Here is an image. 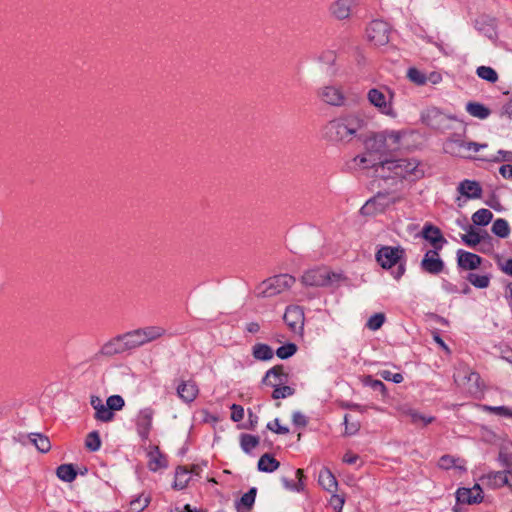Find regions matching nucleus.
<instances>
[{
	"instance_id": "f257e3e1",
	"label": "nucleus",
	"mask_w": 512,
	"mask_h": 512,
	"mask_svg": "<svg viewBox=\"0 0 512 512\" xmlns=\"http://www.w3.org/2000/svg\"><path fill=\"white\" fill-rule=\"evenodd\" d=\"M369 121L359 113H348L329 121L323 128V137L334 144H349L360 141Z\"/></svg>"
},
{
	"instance_id": "f03ea898",
	"label": "nucleus",
	"mask_w": 512,
	"mask_h": 512,
	"mask_svg": "<svg viewBox=\"0 0 512 512\" xmlns=\"http://www.w3.org/2000/svg\"><path fill=\"white\" fill-rule=\"evenodd\" d=\"M376 261L383 269H391L397 265L392 271L395 280H399L406 271L405 249L401 246H382L375 255Z\"/></svg>"
},
{
	"instance_id": "7ed1b4c3",
	"label": "nucleus",
	"mask_w": 512,
	"mask_h": 512,
	"mask_svg": "<svg viewBox=\"0 0 512 512\" xmlns=\"http://www.w3.org/2000/svg\"><path fill=\"white\" fill-rule=\"evenodd\" d=\"M418 165L419 162L416 159H385L380 160L378 164H373V166H377V173H379L380 170H387L395 177L402 179L409 176H414V178L422 177L423 172L418 169Z\"/></svg>"
},
{
	"instance_id": "20e7f679",
	"label": "nucleus",
	"mask_w": 512,
	"mask_h": 512,
	"mask_svg": "<svg viewBox=\"0 0 512 512\" xmlns=\"http://www.w3.org/2000/svg\"><path fill=\"white\" fill-rule=\"evenodd\" d=\"M295 283V278L289 274H280L263 281L257 288L260 297L268 298L284 292Z\"/></svg>"
},
{
	"instance_id": "39448f33",
	"label": "nucleus",
	"mask_w": 512,
	"mask_h": 512,
	"mask_svg": "<svg viewBox=\"0 0 512 512\" xmlns=\"http://www.w3.org/2000/svg\"><path fill=\"white\" fill-rule=\"evenodd\" d=\"M384 89L388 92V95L382 89L372 88L367 93V99L381 114L395 118L397 113L392 104L393 92L386 87Z\"/></svg>"
},
{
	"instance_id": "423d86ee",
	"label": "nucleus",
	"mask_w": 512,
	"mask_h": 512,
	"mask_svg": "<svg viewBox=\"0 0 512 512\" xmlns=\"http://www.w3.org/2000/svg\"><path fill=\"white\" fill-rule=\"evenodd\" d=\"M360 142H362L365 150L370 156L374 154L382 156L389 152L387 136L384 131L372 132L368 131V128H366L363 137L360 139Z\"/></svg>"
},
{
	"instance_id": "0eeeda50",
	"label": "nucleus",
	"mask_w": 512,
	"mask_h": 512,
	"mask_svg": "<svg viewBox=\"0 0 512 512\" xmlns=\"http://www.w3.org/2000/svg\"><path fill=\"white\" fill-rule=\"evenodd\" d=\"M421 119L427 126L436 130H445L449 128V122L456 120L454 116L447 115L437 107H428L421 113Z\"/></svg>"
},
{
	"instance_id": "6e6552de",
	"label": "nucleus",
	"mask_w": 512,
	"mask_h": 512,
	"mask_svg": "<svg viewBox=\"0 0 512 512\" xmlns=\"http://www.w3.org/2000/svg\"><path fill=\"white\" fill-rule=\"evenodd\" d=\"M340 277L326 269H311L302 276V282L307 286H327L338 282Z\"/></svg>"
},
{
	"instance_id": "1a4fd4ad",
	"label": "nucleus",
	"mask_w": 512,
	"mask_h": 512,
	"mask_svg": "<svg viewBox=\"0 0 512 512\" xmlns=\"http://www.w3.org/2000/svg\"><path fill=\"white\" fill-rule=\"evenodd\" d=\"M154 416L155 410L152 407H144L139 410L135 417L136 432L142 441L149 440L153 429Z\"/></svg>"
},
{
	"instance_id": "9d476101",
	"label": "nucleus",
	"mask_w": 512,
	"mask_h": 512,
	"mask_svg": "<svg viewBox=\"0 0 512 512\" xmlns=\"http://www.w3.org/2000/svg\"><path fill=\"white\" fill-rule=\"evenodd\" d=\"M368 40L375 46H383L389 42L390 27L382 20H373L366 29Z\"/></svg>"
},
{
	"instance_id": "9b49d317",
	"label": "nucleus",
	"mask_w": 512,
	"mask_h": 512,
	"mask_svg": "<svg viewBox=\"0 0 512 512\" xmlns=\"http://www.w3.org/2000/svg\"><path fill=\"white\" fill-rule=\"evenodd\" d=\"M127 349L122 334L117 335L105 342L97 353L93 356L94 360L101 358H111L115 355L126 353Z\"/></svg>"
},
{
	"instance_id": "f8f14e48",
	"label": "nucleus",
	"mask_w": 512,
	"mask_h": 512,
	"mask_svg": "<svg viewBox=\"0 0 512 512\" xmlns=\"http://www.w3.org/2000/svg\"><path fill=\"white\" fill-rule=\"evenodd\" d=\"M283 319L293 332H301L303 330L305 317L304 311L300 306H288Z\"/></svg>"
},
{
	"instance_id": "ddd939ff",
	"label": "nucleus",
	"mask_w": 512,
	"mask_h": 512,
	"mask_svg": "<svg viewBox=\"0 0 512 512\" xmlns=\"http://www.w3.org/2000/svg\"><path fill=\"white\" fill-rule=\"evenodd\" d=\"M421 269L429 274L438 275L444 269V262L439 257V251L428 250L420 263Z\"/></svg>"
},
{
	"instance_id": "4468645a",
	"label": "nucleus",
	"mask_w": 512,
	"mask_h": 512,
	"mask_svg": "<svg viewBox=\"0 0 512 512\" xmlns=\"http://www.w3.org/2000/svg\"><path fill=\"white\" fill-rule=\"evenodd\" d=\"M421 237L432 245V250L436 251L442 250L443 246L447 243V240L443 236L441 230L431 223H426L423 226Z\"/></svg>"
},
{
	"instance_id": "2eb2a0df",
	"label": "nucleus",
	"mask_w": 512,
	"mask_h": 512,
	"mask_svg": "<svg viewBox=\"0 0 512 512\" xmlns=\"http://www.w3.org/2000/svg\"><path fill=\"white\" fill-rule=\"evenodd\" d=\"M487 147V144H479L476 142H466L463 140H452L446 144V151L461 157H466L470 151L478 152L481 148Z\"/></svg>"
},
{
	"instance_id": "dca6fc26",
	"label": "nucleus",
	"mask_w": 512,
	"mask_h": 512,
	"mask_svg": "<svg viewBox=\"0 0 512 512\" xmlns=\"http://www.w3.org/2000/svg\"><path fill=\"white\" fill-rule=\"evenodd\" d=\"M399 198H392L388 194L378 193L372 199L368 200L362 207L363 213L382 212L390 204H394Z\"/></svg>"
},
{
	"instance_id": "f3484780",
	"label": "nucleus",
	"mask_w": 512,
	"mask_h": 512,
	"mask_svg": "<svg viewBox=\"0 0 512 512\" xmlns=\"http://www.w3.org/2000/svg\"><path fill=\"white\" fill-rule=\"evenodd\" d=\"M320 99L331 106H342L345 103V96L342 90L335 86H324L318 91Z\"/></svg>"
},
{
	"instance_id": "a211bd4d",
	"label": "nucleus",
	"mask_w": 512,
	"mask_h": 512,
	"mask_svg": "<svg viewBox=\"0 0 512 512\" xmlns=\"http://www.w3.org/2000/svg\"><path fill=\"white\" fill-rule=\"evenodd\" d=\"M456 499L458 503L462 504L480 503L483 500L482 489L479 484H475L472 488H459L456 492Z\"/></svg>"
},
{
	"instance_id": "6ab92c4d",
	"label": "nucleus",
	"mask_w": 512,
	"mask_h": 512,
	"mask_svg": "<svg viewBox=\"0 0 512 512\" xmlns=\"http://www.w3.org/2000/svg\"><path fill=\"white\" fill-rule=\"evenodd\" d=\"M480 480L484 484H486L492 488H499V487H503L505 485H508L509 487H511V484H512V479H511L509 473L506 472L505 470L490 472L487 475H483L480 478Z\"/></svg>"
},
{
	"instance_id": "aec40b11",
	"label": "nucleus",
	"mask_w": 512,
	"mask_h": 512,
	"mask_svg": "<svg viewBox=\"0 0 512 512\" xmlns=\"http://www.w3.org/2000/svg\"><path fill=\"white\" fill-rule=\"evenodd\" d=\"M90 405L95 410V419L101 422H111L114 419V412L110 411L107 403L104 404L102 399L98 396L92 395L90 397Z\"/></svg>"
},
{
	"instance_id": "412c9836",
	"label": "nucleus",
	"mask_w": 512,
	"mask_h": 512,
	"mask_svg": "<svg viewBox=\"0 0 512 512\" xmlns=\"http://www.w3.org/2000/svg\"><path fill=\"white\" fill-rule=\"evenodd\" d=\"M481 263L482 258L479 255L462 249L457 251V264L459 268L463 270H475Z\"/></svg>"
},
{
	"instance_id": "4be33fe9",
	"label": "nucleus",
	"mask_w": 512,
	"mask_h": 512,
	"mask_svg": "<svg viewBox=\"0 0 512 512\" xmlns=\"http://www.w3.org/2000/svg\"><path fill=\"white\" fill-rule=\"evenodd\" d=\"M288 377L283 365H276L266 372L262 382L268 386H278L285 384L288 381Z\"/></svg>"
},
{
	"instance_id": "5701e85b",
	"label": "nucleus",
	"mask_w": 512,
	"mask_h": 512,
	"mask_svg": "<svg viewBox=\"0 0 512 512\" xmlns=\"http://www.w3.org/2000/svg\"><path fill=\"white\" fill-rule=\"evenodd\" d=\"M179 398L185 403H192L199 394L197 384L192 380L181 381L177 387Z\"/></svg>"
},
{
	"instance_id": "b1692460",
	"label": "nucleus",
	"mask_w": 512,
	"mask_h": 512,
	"mask_svg": "<svg viewBox=\"0 0 512 512\" xmlns=\"http://www.w3.org/2000/svg\"><path fill=\"white\" fill-rule=\"evenodd\" d=\"M475 29L484 34L490 40L497 38L495 19L482 15L475 20Z\"/></svg>"
},
{
	"instance_id": "393cba45",
	"label": "nucleus",
	"mask_w": 512,
	"mask_h": 512,
	"mask_svg": "<svg viewBox=\"0 0 512 512\" xmlns=\"http://www.w3.org/2000/svg\"><path fill=\"white\" fill-rule=\"evenodd\" d=\"M355 4L356 0H337L331 5L330 11L335 18L343 20L350 16L351 9Z\"/></svg>"
},
{
	"instance_id": "a878e982",
	"label": "nucleus",
	"mask_w": 512,
	"mask_h": 512,
	"mask_svg": "<svg viewBox=\"0 0 512 512\" xmlns=\"http://www.w3.org/2000/svg\"><path fill=\"white\" fill-rule=\"evenodd\" d=\"M458 191L469 199H477L482 196V188L477 181L463 180L458 186Z\"/></svg>"
},
{
	"instance_id": "bb28decb",
	"label": "nucleus",
	"mask_w": 512,
	"mask_h": 512,
	"mask_svg": "<svg viewBox=\"0 0 512 512\" xmlns=\"http://www.w3.org/2000/svg\"><path fill=\"white\" fill-rule=\"evenodd\" d=\"M122 336L125 342L127 352H130L132 350H135L139 347L146 345L139 328L123 333Z\"/></svg>"
},
{
	"instance_id": "cd10ccee",
	"label": "nucleus",
	"mask_w": 512,
	"mask_h": 512,
	"mask_svg": "<svg viewBox=\"0 0 512 512\" xmlns=\"http://www.w3.org/2000/svg\"><path fill=\"white\" fill-rule=\"evenodd\" d=\"M257 494V489L252 487L248 492L242 495V497L236 502V509L238 512H248L252 509L255 498Z\"/></svg>"
},
{
	"instance_id": "c85d7f7f",
	"label": "nucleus",
	"mask_w": 512,
	"mask_h": 512,
	"mask_svg": "<svg viewBox=\"0 0 512 512\" xmlns=\"http://www.w3.org/2000/svg\"><path fill=\"white\" fill-rule=\"evenodd\" d=\"M318 482L328 492H334L337 489L336 477L328 468H323L320 471Z\"/></svg>"
},
{
	"instance_id": "c756f323",
	"label": "nucleus",
	"mask_w": 512,
	"mask_h": 512,
	"mask_svg": "<svg viewBox=\"0 0 512 512\" xmlns=\"http://www.w3.org/2000/svg\"><path fill=\"white\" fill-rule=\"evenodd\" d=\"M139 329L142 333L145 344H148L163 337L166 333V330L160 326H146Z\"/></svg>"
},
{
	"instance_id": "7c9ffc66",
	"label": "nucleus",
	"mask_w": 512,
	"mask_h": 512,
	"mask_svg": "<svg viewBox=\"0 0 512 512\" xmlns=\"http://www.w3.org/2000/svg\"><path fill=\"white\" fill-rule=\"evenodd\" d=\"M280 466V462L273 456L266 453L258 460V470L261 472L271 473L277 470Z\"/></svg>"
},
{
	"instance_id": "2f4dec72",
	"label": "nucleus",
	"mask_w": 512,
	"mask_h": 512,
	"mask_svg": "<svg viewBox=\"0 0 512 512\" xmlns=\"http://www.w3.org/2000/svg\"><path fill=\"white\" fill-rule=\"evenodd\" d=\"M252 355L257 360L268 361L273 358L274 352L269 345L257 343L252 348Z\"/></svg>"
},
{
	"instance_id": "473e14b6",
	"label": "nucleus",
	"mask_w": 512,
	"mask_h": 512,
	"mask_svg": "<svg viewBox=\"0 0 512 512\" xmlns=\"http://www.w3.org/2000/svg\"><path fill=\"white\" fill-rule=\"evenodd\" d=\"M29 438L39 452L47 453L48 451H50L51 442L46 435L41 433H31L29 435Z\"/></svg>"
},
{
	"instance_id": "72a5a7b5",
	"label": "nucleus",
	"mask_w": 512,
	"mask_h": 512,
	"mask_svg": "<svg viewBox=\"0 0 512 512\" xmlns=\"http://www.w3.org/2000/svg\"><path fill=\"white\" fill-rule=\"evenodd\" d=\"M56 475L64 482H72L77 476V471L73 464H61L56 469Z\"/></svg>"
},
{
	"instance_id": "f704fd0d",
	"label": "nucleus",
	"mask_w": 512,
	"mask_h": 512,
	"mask_svg": "<svg viewBox=\"0 0 512 512\" xmlns=\"http://www.w3.org/2000/svg\"><path fill=\"white\" fill-rule=\"evenodd\" d=\"M466 110L471 116L478 119H486L490 115V109L478 102H468Z\"/></svg>"
},
{
	"instance_id": "c9c22d12",
	"label": "nucleus",
	"mask_w": 512,
	"mask_h": 512,
	"mask_svg": "<svg viewBox=\"0 0 512 512\" xmlns=\"http://www.w3.org/2000/svg\"><path fill=\"white\" fill-rule=\"evenodd\" d=\"M149 456V467L151 470L156 471L167 466V461L165 457L160 453L158 446L153 448V450L149 453Z\"/></svg>"
},
{
	"instance_id": "e433bc0d",
	"label": "nucleus",
	"mask_w": 512,
	"mask_h": 512,
	"mask_svg": "<svg viewBox=\"0 0 512 512\" xmlns=\"http://www.w3.org/2000/svg\"><path fill=\"white\" fill-rule=\"evenodd\" d=\"M491 231L500 238H507L510 234V227L505 219L498 218L493 222Z\"/></svg>"
},
{
	"instance_id": "4c0bfd02",
	"label": "nucleus",
	"mask_w": 512,
	"mask_h": 512,
	"mask_svg": "<svg viewBox=\"0 0 512 512\" xmlns=\"http://www.w3.org/2000/svg\"><path fill=\"white\" fill-rule=\"evenodd\" d=\"M460 461L459 458H455L454 456H451V455H443L439 461H438V466L441 468V469H445V470H448L452 467L456 468V469H459L461 471H466V467L464 465H460L458 464V462Z\"/></svg>"
},
{
	"instance_id": "58836bf2",
	"label": "nucleus",
	"mask_w": 512,
	"mask_h": 512,
	"mask_svg": "<svg viewBox=\"0 0 512 512\" xmlns=\"http://www.w3.org/2000/svg\"><path fill=\"white\" fill-rule=\"evenodd\" d=\"M259 442L260 439L258 436L251 434H242L240 436V446L245 453H250L259 445Z\"/></svg>"
},
{
	"instance_id": "ea45409f",
	"label": "nucleus",
	"mask_w": 512,
	"mask_h": 512,
	"mask_svg": "<svg viewBox=\"0 0 512 512\" xmlns=\"http://www.w3.org/2000/svg\"><path fill=\"white\" fill-rule=\"evenodd\" d=\"M493 218V214L490 210L488 209H485V208H482V209H479L477 210L473 215H472V221L475 225H478V226H486L490 223V221L492 220Z\"/></svg>"
},
{
	"instance_id": "a19ab883",
	"label": "nucleus",
	"mask_w": 512,
	"mask_h": 512,
	"mask_svg": "<svg viewBox=\"0 0 512 512\" xmlns=\"http://www.w3.org/2000/svg\"><path fill=\"white\" fill-rule=\"evenodd\" d=\"M476 74L479 78L489 82V83H495L498 81V74L497 72L489 66H479L476 69Z\"/></svg>"
},
{
	"instance_id": "79ce46f5",
	"label": "nucleus",
	"mask_w": 512,
	"mask_h": 512,
	"mask_svg": "<svg viewBox=\"0 0 512 512\" xmlns=\"http://www.w3.org/2000/svg\"><path fill=\"white\" fill-rule=\"evenodd\" d=\"M498 461L504 467V470L509 473L512 479V452H509L507 448L502 447L498 454Z\"/></svg>"
},
{
	"instance_id": "37998d69",
	"label": "nucleus",
	"mask_w": 512,
	"mask_h": 512,
	"mask_svg": "<svg viewBox=\"0 0 512 512\" xmlns=\"http://www.w3.org/2000/svg\"><path fill=\"white\" fill-rule=\"evenodd\" d=\"M466 279L476 288L484 289L490 284L489 275H479L476 273H469Z\"/></svg>"
},
{
	"instance_id": "c03bdc74",
	"label": "nucleus",
	"mask_w": 512,
	"mask_h": 512,
	"mask_svg": "<svg viewBox=\"0 0 512 512\" xmlns=\"http://www.w3.org/2000/svg\"><path fill=\"white\" fill-rule=\"evenodd\" d=\"M189 482L188 471L183 467H178L175 473L173 487L177 490L184 489Z\"/></svg>"
},
{
	"instance_id": "a18cd8bd",
	"label": "nucleus",
	"mask_w": 512,
	"mask_h": 512,
	"mask_svg": "<svg viewBox=\"0 0 512 512\" xmlns=\"http://www.w3.org/2000/svg\"><path fill=\"white\" fill-rule=\"evenodd\" d=\"M461 239L467 246L475 247L481 242L483 236H481L476 230L473 229V227L470 226L467 233L461 236Z\"/></svg>"
},
{
	"instance_id": "49530a36",
	"label": "nucleus",
	"mask_w": 512,
	"mask_h": 512,
	"mask_svg": "<svg viewBox=\"0 0 512 512\" xmlns=\"http://www.w3.org/2000/svg\"><path fill=\"white\" fill-rule=\"evenodd\" d=\"M274 388L272 392L273 399H283L292 396L295 393V389L287 385L272 386Z\"/></svg>"
},
{
	"instance_id": "de8ad7c7",
	"label": "nucleus",
	"mask_w": 512,
	"mask_h": 512,
	"mask_svg": "<svg viewBox=\"0 0 512 512\" xmlns=\"http://www.w3.org/2000/svg\"><path fill=\"white\" fill-rule=\"evenodd\" d=\"M85 446L88 450L95 452L100 449L101 440L97 431L90 432L85 440Z\"/></svg>"
},
{
	"instance_id": "09e8293b",
	"label": "nucleus",
	"mask_w": 512,
	"mask_h": 512,
	"mask_svg": "<svg viewBox=\"0 0 512 512\" xmlns=\"http://www.w3.org/2000/svg\"><path fill=\"white\" fill-rule=\"evenodd\" d=\"M297 345L294 343H287L285 345L280 346L276 350V355L280 359H288L293 356L297 352Z\"/></svg>"
},
{
	"instance_id": "8fccbe9b",
	"label": "nucleus",
	"mask_w": 512,
	"mask_h": 512,
	"mask_svg": "<svg viewBox=\"0 0 512 512\" xmlns=\"http://www.w3.org/2000/svg\"><path fill=\"white\" fill-rule=\"evenodd\" d=\"M386 133V136H387V143H388V149H389V152L390 151H394L396 149H398L399 145H400V140H401V133L399 131H384Z\"/></svg>"
},
{
	"instance_id": "3c124183",
	"label": "nucleus",
	"mask_w": 512,
	"mask_h": 512,
	"mask_svg": "<svg viewBox=\"0 0 512 512\" xmlns=\"http://www.w3.org/2000/svg\"><path fill=\"white\" fill-rule=\"evenodd\" d=\"M384 322L385 315L383 313H375L368 319L366 327L372 331H376L381 328Z\"/></svg>"
},
{
	"instance_id": "603ef678",
	"label": "nucleus",
	"mask_w": 512,
	"mask_h": 512,
	"mask_svg": "<svg viewBox=\"0 0 512 512\" xmlns=\"http://www.w3.org/2000/svg\"><path fill=\"white\" fill-rule=\"evenodd\" d=\"M408 79L417 84V85H424L427 82V77L424 73H422L417 68H409L407 72Z\"/></svg>"
},
{
	"instance_id": "864d4df0",
	"label": "nucleus",
	"mask_w": 512,
	"mask_h": 512,
	"mask_svg": "<svg viewBox=\"0 0 512 512\" xmlns=\"http://www.w3.org/2000/svg\"><path fill=\"white\" fill-rule=\"evenodd\" d=\"M106 403L112 412L121 410L125 405V401L120 395H112L108 397Z\"/></svg>"
},
{
	"instance_id": "5fc2aeb1",
	"label": "nucleus",
	"mask_w": 512,
	"mask_h": 512,
	"mask_svg": "<svg viewBox=\"0 0 512 512\" xmlns=\"http://www.w3.org/2000/svg\"><path fill=\"white\" fill-rule=\"evenodd\" d=\"M353 161L356 163V165H358L359 167H362V168H373L375 171H376V168L377 166H373V164H378L379 162H375L371 159V156L369 155L366 156V155H357Z\"/></svg>"
},
{
	"instance_id": "6e6d98bb",
	"label": "nucleus",
	"mask_w": 512,
	"mask_h": 512,
	"mask_svg": "<svg viewBox=\"0 0 512 512\" xmlns=\"http://www.w3.org/2000/svg\"><path fill=\"white\" fill-rule=\"evenodd\" d=\"M149 498L139 496L130 502V507L135 512H142L149 505Z\"/></svg>"
},
{
	"instance_id": "4d7b16f0",
	"label": "nucleus",
	"mask_w": 512,
	"mask_h": 512,
	"mask_svg": "<svg viewBox=\"0 0 512 512\" xmlns=\"http://www.w3.org/2000/svg\"><path fill=\"white\" fill-rule=\"evenodd\" d=\"M296 476L299 480V483L298 484H293L291 483L288 479L286 478H283L282 481H283V484L286 488L288 489H292V490H297V491H300V490H303V483H302V479L304 477L303 475V470L302 469H297L296 470Z\"/></svg>"
},
{
	"instance_id": "13d9d810",
	"label": "nucleus",
	"mask_w": 512,
	"mask_h": 512,
	"mask_svg": "<svg viewBox=\"0 0 512 512\" xmlns=\"http://www.w3.org/2000/svg\"><path fill=\"white\" fill-rule=\"evenodd\" d=\"M485 410L503 417H510L512 409L506 406H485Z\"/></svg>"
},
{
	"instance_id": "bf43d9fd",
	"label": "nucleus",
	"mask_w": 512,
	"mask_h": 512,
	"mask_svg": "<svg viewBox=\"0 0 512 512\" xmlns=\"http://www.w3.org/2000/svg\"><path fill=\"white\" fill-rule=\"evenodd\" d=\"M267 429L281 435L289 433V428L286 426H281L278 418H275L272 422H269L267 424Z\"/></svg>"
},
{
	"instance_id": "052dcab7",
	"label": "nucleus",
	"mask_w": 512,
	"mask_h": 512,
	"mask_svg": "<svg viewBox=\"0 0 512 512\" xmlns=\"http://www.w3.org/2000/svg\"><path fill=\"white\" fill-rule=\"evenodd\" d=\"M379 375L387 381H392L393 383L399 384L403 381V375L400 373H392L388 370H383L379 372Z\"/></svg>"
},
{
	"instance_id": "680f3d73",
	"label": "nucleus",
	"mask_w": 512,
	"mask_h": 512,
	"mask_svg": "<svg viewBox=\"0 0 512 512\" xmlns=\"http://www.w3.org/2000/svg\"><path fill=\"white\" fill-rule=\"evenodd\" d=\"M344 424H345V435H348V436L356 434L360 429V423L358 421L349 422L347 414L344 416Z\"/></svg>"
},
{
	"instance_id": "e2e57ef3",
	"label": "nucleus",
	"mask_w": 512,
	"mask_h": 512,
	"mask_svg": "<svg viewBox=\"0 0 512 512\" xmlns=\"http://www.w3.org/2000/svg\"><path fill=\"white\" fill-rule=\"evenodd\" d=\"M365 384L369 385L375 391L381 392L382 394H384L386 391V387H385L384 383L380 380L373 379L371 376H368L366 378Z\"/></svg>"
},
{
	"instance_id": "0e129e2a",
	"label": "nucleus",
	"mask_w": 512,
	"mask_h": 512,
	"mask_svg": "<svg viewBox=\"0 0 512 512\" xmlns=\"http://www.w3.org/2000/svg\"><path fill=\"white\" fill-rule=\"evenodd\" d=\"M329 503L336 512H341L343 505L345 503V499L341 495L332 494Z\"/></svg>"
},
{
	"instance_id": "69168bd1",
	"label": "nucleus",
	"mask_w": 512,
	"mask_h": 512,
	"mask_svg": "<svg viewBox=\"0 0 512 512\" xmlns=\"http://www.w3.org/2000/svg\"><path fill=\"white\" fill-rule=\"evenodd\" d=\"M244 418V408L241 405L233 404L231 406V419L239 422Z\"/></svg>"
},
{
	"instance_id": "338daca9",
	"label": "nucleus",
	"mask_w": 512,
	"mask_h": 512,
	"mask_svg": "<svg viewBox=\"0 0 512 512\" xmlns=\"http://www.w3.org/2000/svg\"><path fill=\"white\" fill-rule=\"evenodd\" d=\"M292 421L293 424L298 427H306L308 424L307 417L299 411L293 413Z\"/></svg>"
},
{
	"instance_id": "774afa93",
	"label": "nucleus",
	"mask_w": 512,
	"mask_h": 512,
	"mask_svg": "<svg viewBox=\"0 0 512 512\" xmlns=\"http://www.w3.org/2000/svg\"><path fill=\"white\" fill-rule=\"evenodd\" d=\"M404 414L408 416L413 424H418L421 422L422 414L415 409H407L404 411Z\"/></svg>"
}]
</instances>
